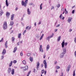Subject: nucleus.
I'll return each instance as SVG.
<instances>
[{
	"mask_svg": "<svg viewBox=\"0 0 76 76\" xmlns=\"http://www.w3.org/2000/svg\"><path fill=\"white\" fill-rule=\"evenodd\" d=\"M66 52V48H63V53H62V54H61L60 56V57L61 58H62V57H63V56L65 53Z\"/></svg>",
	"mask_w": 76,
	"mask_h": 76,
	"instance_id": "nucleus-1",
	"label": "nucleus"
},
{
	"mask_svg": "<svg viewBox=\"0 0 76 76\" xmlns=\"http://www.w3.org/2000/svg\"><path fill=\"white\" fill-rule=\"evenodd\" d=\"M28 1V0H26L24 2L23 1L21 2L22 5L23 6L24 5L25 7H26V3Z\"/></svg>",
	"mask_w": 76,
	"mask_h": 76,
	"instance_id": "nucleus-2",
	"label": "nucleus"
},
{
	"mask_svg": "<svg viewBox=\"0 0 76 76\" xmlns=\"http://www.w3.org/2000/svg\"><path fill=\"white\" fill-rule=\"evenodd\" d=\"M7 22L6 21H5L4 23L3 28L4 29H5L7 28Z\"/></svg>",
	"mask_w": 76,
	"mask_h": 76,
	"instance_id": "nucleus-3",
	"label": "nucleus"
},
{
	"mask_svg": "<svg viewBox=\"0 0 76 76\" xmlns=\"http://www.w3.org/2000/svg\"><path fill=\"white\" fill-rule=\"evenodd\" d=\"M62 47H64V45L66 46L67 45V43L66 42L64 44V42H62L61 43Z\"/></svg>",
	"mask_w": 76,
	"mask_h": 76,
	"instance_id": "nucleus-4",
	"label": "nucleus"
},
{
	"mask_svg": "<svg viewBox=\"0 0 76 76\" xmlns=\"http://www.w3.org/2000/svg\"><path fill=\"white\" fill-rule=\"evenodd\" d=\"M43 64H44L45 68V69H46V68H47V62H46V60H44V61H43Z\"/></svg>",
	"mask_w": 76,
	"mask_h": 76,
	"instance_id": "nucleus-5",
	"label": "nucleus"
},
{
	"mask_svg": "<svg viewBox=\"0 0 76 76\" xmlns=\"http://www.w3.org/2000/svg\"><path fill=\"white\" fill-rule=\"evenodd\" d=\"M37 65L36 66V68L38 70V69H39V65H40V64H39V62H38L37 63Z\"/></svg>",
	"mask_w": 76,
	"mask_h": 76,
	"instance_id": "nucleus-6",
	"label": "nucleus"
},
{
	"mask_svg": "<svg viewBox=\"0 0 76 76\" xmlns=\"http://www.w3.org/2000/svg\"><path fill=\"white\" fill-rule=\"evenodd\" d=\"M10 12H7L6 13V16L8 18H9L10 16Z\"/></svg>",
	"mask_w": 76,
	"mask_h": 76,
	"instance_id": "nucleus-7",
	"label": "nucleus"
},
{
	"mask_svg": "<svg viewBox=\"0 0 76 76\" xmlns=\"http://www.w3.org/2000/svg\"><path fill=\"white\" fill-rule=\"evenodd\" d=\"M27 14H28V15H31V11L29 10V9L28 8L27 9Z\"/></svg>",
	"mask_w": 76,
	"mask_h": 76,
	"instance_id": "nucleus-8",
	"label": "nucleus"
},
{
	"mask_svg": "<svg viewBox=\"0 0 76 76\" xmlns=\"http://www.w3.org/2000/svg\"><path fill=\"white\" fill-rule=\"evenodd\" d=\"M6 50L5 49H4L2 53V54L4 55L5 54H6Z\"/></svg>",
	"mask_w": 76,
	"mask_h": 76,
	"instance_id": "nucleus-9",
	"label": "nucleus"
},
{
	"mask_svg": "<svg viewBox=\"0 0 76 76\" xmlns=\"http://www.w3.org/2000/svg\"><path fill=\"white\" fill-rule=\"evenodd\" d=\"M53 35H54V34L53 33L52 35H51V36L48 37L47 38V39L48 40V39H50V38H51L52 37H53Z\"/></svg>",
	"mask_w": 76,
	"mask_h": 76,
	"instance_id": "nucleus-10",
	"label": "nucleus"
},
{
	"mask_svg": "<svg viewBox=\"0 0 76 76\" xmlns=\"http://www.w3.org/2000/svg\"><path fill=\"white\" fill-rule=\"evenodd\" d=\"M24 70H26L28 69V66H26L24 67Z\"/></svg>",
	"mask_w": 76,
	"mask_h": 76,
	"instance_id": "nucleus-11",
	"label": "nucleus"
},
{
	"mask_svg": "<svg viewBox=\"0 0 76 76\" xmlns=\"http://www.w3.org/2000/svg\"><path fill=\"white\" fill-rule=\"evenodd\" d=\"M70 65H69L66 69V70L67 72H69L70 70Z\"/></svg>",
	"mask_w": 76,
	"mask_h": 76,
	"instance_id": "nucleus-12",
	"label": "nucleus"
},
{
	"mask_svg": "<svg viewBox=\"0 0 76 76\" xmlns=\"http://www.w3.org/2000/svg\"><path fill=\"white\" fill-rule=\"evenodd\" d=\"M72 21V18L70 17H69L68 18V22H69L70 23V21Z\"/></svg>",
	"mask_w": 76,
	"mask_h": 76,
	"instance_id": "nucleus-13",
	"label": "nucleus"
},
{
	"mask_svg": "<svg viewBox=\"0 0 76 76\" xmlns=\"http://www.w3.org/2000/svg\"><path fill=\"white\" fill-rule=\"evenodd\" d=\"M3 13V11L2 10H1L0 12V16H1L2 15Z\"/></svg>",
	"mask_w": 76,
	"mask_h": 76,
	"instance_id": "nucleus-14",
	"label": "nucleus"
},
{
	"mask_svg": "<svg viewBox=\"0 0 76 76\" xmlns=\"http://www.w3.org/2000/svg\"><path fill=\"white\" fill-rule=\"evenodd\" d=\"M11 68L10 67L8 69V72L9 73H10V72H11Z\"/></svg>",
	"mask_w": 76,
	"mask_h": 76,
	"instance_id": "nucleus-15",
	"label": "nucleus"
},
{
	"mask_svg": "<svg viewBox=\"0 0 76 76\" xmlns=\"http://www.w3.org/2000/svg\"><path fill=\"white\" fill-rule=\"evenodd\" d=\"M7 41H6L5 44V46L6 48L7 47Z\"/></svg>",
	"mask_w": 76,
	"mask_h": 76,
	"instance_id": "nucleus-16",
	"label": "nucleus"
},
{
	"mask_svg": "<svg viewBox=\"0 0 76 76\" xmlns=\"http://www.w3.org/2000/svg\"><path fill=\"white\" fill-rule=\"evenodd\" d=\"M13 63V61H11V62L10 64H9V67H11L12 66V64Z\"/></svg>",
	"mask_w": 76,
	"mask_h": 76,
	"instance_id": "nucleus-17",
	"label": "nucleus"
},
{
	"mask_svg": "<svg viewBox=\"0 0 76 76\" xmlns=\"http://www.w3.org/2000/svg\"><path fill=\"white\" fill-rule=\"evenodd\" d=\"M22 34L21 33L19 34L18 35V38H21L20 37H21V35Z\"/></svg>",
	"mask_w": 76,
	"mask_h": 76,
	"instance_id": "nucleus-18",
	"label": "nucleus"
},
{
	"mask_svg": "<svg viewBox=\"0 0 76 76\" xmlns=\"http://www.w3.org/2000/svg\"><path fill=\"white\" fill-rule=\"evenodd\" d=\"M11 73H12V75H14V73H15V71H14V69H12L11 71Z\"/></svg>",
	"mask_w": 76,
	"mask_h": 76,
	"instance_id": "nucleus-19",
	"label": "nucleus"
},
{
	"mask_svg": "<svg viewBox=\"0 0 76 76\" xmlns=\"http://www.w3.org/2000/svg\"><path fill=\"white\" fill-rule=\"evenodd\" d=\"M6 4L7 7L9 6V4H8V1H7V0H6Z\"/></svg>",
	"mask_w": 76,
	"mask_h": 76,
	"instance_id": "nucleus-20",
	"label": "nucleus"
},
{
	"mask_svg": "<svg viewBox=\"0 0 76 76\" xmlns=\"http://www.w3.org/2000/svg\"><path fill=\"white\" fill-rule=\"evenodd\" d=\"M14 14H12L11 15V20H13V18L14 17Z\"/></svg>",
	"mask_w": 76,
	"mask_h": 76,
	"instance_id": "nucleus-21",
	"label": "nucleus"
},
{
	"mask_svg": "<svg viewBox=\"0 0 76 76\" xmlns=\"http://www.w3.org/2000/svg\"><path fill=\"white\" fill-rule=\"evenodd\" d=\"M61 39V36L59 37L58 38V41H59L60 40V39Z\"/></svg>",
	"mask_w": 76,
	"mask_h": 76,
	"instance_id": "nucleus-22",
	"label": "nucleus"
},
{
	"mask_svg": "<svg viewBox=\"0 0 76 76\" xmlns=\"http://www.w3.org/2000/svg\"><path fill=\"white\" fill-rule=\"evenodd\" d=\"M29 59L30 61H32L33 60V58L32 57H30Z\"/></svg>",
	"mask_w": 76,
	"mask_h": 76,
	"instance_id": "nucleus-23",
	"label": "nucleus"
},
{
	"mask_svg": "<svg viewBox=\"0 0 76 76\" xmlns=\"http://www.w3.org/2000/svg\"><path fill=\"white\" fill-rule=\"evenodd\" d=\"M39 50L40 51H41L42 53L43 51V49H42V48H40Z\"/></svg>",
	"mask_w": 76,
	"mask_h": 76,
	"instance_id": "nucleus-24",
	"label": "nucleus"
},
{
	"mask_svg": "<svg viewBox=\"0 0 76 76\" xmlns=\"http://www.w3.org/2000/svg\"><path fill=\"white\" fill-rule=\"evenodd\" d=\"M17 50V48H15L14 50L13 51V53H15V52Z\"/></svg>",
	"mask_w": 76,
	"mask_h": 76,
	"instance_id": "nucleus-25",
	"label": "nucleus"
},
{
	"mask_svg": "<svg viewBox=\"0 0 76 76\" xmlns=\"http://www.w3.org/2000/svg\"><path fill=\"white\" fill-rule=\"evenodd\" d=\"M13 25V21H11L10 22V25H11V26H12Z\"/></svg>",
	"mask_w": 76,
	"mask_h": 76,
	"instance_id": "nucleus-26",
	"label": "nucleus"
},
{
	"mask_svg": "<svg viewBox=\"0 0 76 76\" xmlns=\"http://www.w3.org/2000/svg\"><path fill=\"white\" fill-rule=\"evenodd\" d=\"M23 64H26V61H25V60H24L23 61Z\"/></svg>",
	"mask_w": 76,
	"mask_h": 76,
	"instance_id": "nucleus-27",
	"label": "nucleus"
},
{
	"mask_svg": "<svg viewBox=\"0 0 76 76\" xmlns=\"http://www.w3.org/2000/svg\"><path fill=\"white\" fill-rule=\"evenodd\" d=\"M42 3L40 5V10H41V9H42Z\"/></svg>",
	"mask_w": 76,
	"mask_h": 76,
	"instance_id": "nucleus-28",
	"label": "nucleus"
},
{
	"mask_svg": "<svg viewBox=\"0 0 76 76\" xmlns=\"http://www.w3.org/2000/svg\"><path fill=\"white\" fill-rule=\"evenodd\" d=\"M13 63L14 64H16V63H17V61H16V60H14L13 61Z\"/></svg>",
	"mask_w": 76,
	"mask_h": 76,
	"instance_id": "nucleus-29",
	"label": "nucleus"
},
{
	"mask_svg": "<svg viewBox=\"0 0 76 76\" xmlns=\"http://www.w3.org/2000/svg\"><path fill=\"white\" fill-rule=\"evenodd\" d=\"M65 14H67L68 13V12H67V11H66V9H65Z\"/></svg>",
	"mask_w": 76,
	"mask_h": 76,
	"instance_id": "nucleus-30",
	"label": "nucleus"
},
{
	"mask_svg": "<svg viewBox=\"0 0 76 76\" xmlns=\"http://www.w3.org/2000/svg\"><path fill=\"white\" fill-rule=\"evenodd\" d=\"M12 41H15V37H13L12 38Z\"/></svg>",
	"mask_w": 76,
	"mask_h": 76,
	"instance_id": "nucleus-31",
	"label": "nucleus"
},
{
	"mask_svg": "<svg viewBox=\"0 0 76 76\" xmlns=\"http://www.w3.org/2000/svg\"><path fill=\"white\" fill-rule=\"evenodd\" d=\"M44 73V70L43 69L42 70V72H41V73L42 74H43Z\"/></svg>",
	"mask_w": 76,
	"mask_h": 76,
	"instance_id": "nucleus-32",
	"label": "nucleus"
},
{
	"mask_svg": "<svg viewBox=\"0 0 76 76\" xmlns=\"http://www.w3.org/2000/svg\"><path fill=\"white\" fill-rule=\"evenodd\" d=\"M30 73H31V71L28 72V73L27 74V76H29V75H30Z\"/></svg>",
	"mask_w": 76,
	"mask_h": 76,
	"instance_id": "nucleus-33",
	"label": "nucleus"
},
{
	"mask_svg": "<svg viewBox=\"0 0 76 76\" xmlns=\"http://www.w3.org/2000/svg\"><path fill=\"white\" fill-rule=\"evenodd\" d=\"M56 69H60V67L59 66H57L56 67Z\"/></svg>",
	"mask_w": 76,
	"mask_h": 76,
	"instance_id": "nucleus-34",
	"label": "nucleus"
},
{
	"mask_svg": "<svg viewBox=\"0 0 76 76\" xmlns=\"http://www.w3.org/2000/svg\"><path fill=\"white\" fill-rule=\"evenodd\" d=\"M75 71H74L73 72V76H75Z\"/></svg>",
	"mask_w": 76,
	"mask_h": 76,
	"instance_id": "nucleus-35",
	"label": "nucleus"
},
{
	"mask_svg": "<svg viewBox=\"0 0 76 76\" xmlns=\"http://www.w3.org/2000/svg\"><path fill=\"white\" fill-rule=\"evenodd\" d=\"M60 7V4H58V5H57V7L58 8Z\"/></svg>",
	"mask_w": 76,
	"mask_h": 76,
	"instance_id": "nucleus-36",
	"label": "nucleus"
},
{
	"mask_svg": "<svg viewBox=\"0 0 76 76\" xmlns=\"http://www.w3.org/2000/svg\"><path fill=\"white\" fill-rule=\"evenodd\" d=\"M3 40V38H2L1 40H0V42H2Z\"/></svg>",
	"mask_w": 76,
	"mask_h": 76,
	"instance_id": "nucleus-37",
	"label": "nucleus"
},
{
	"mask_svg": "<svg viewBox=\"0 0 76 76\" xmlns=\"http://www.w3.org/2000/svg\"><path fill=\"white\" fill-rule=\"evenodd\" d=\"M74 13H75V10H73L72 11V14H74Z\"/></svg>",
	"mask_w": 76,
	"mask_h": 76,
	"instance_id": "nucleus-38",
	"label": "nucleus"
},
{
	"mask_svg": "<svg viewBox=\"0 0 76 76\" xmlns=\"http://www.w3.org/2000/svg\"><path fill=\"white\" fill-rule=\"evenodd\" d=\"M20 55L21 56H23V53H22V52H20Z\"/></svg>",
	"mask_w": 76,
	"mask_h": 76,
	"instance_id": "nucleus-39",
	"label": "nucleus"
},
{
	"mask_svg": "<svg viewBox=\"0 0 76 76\" xmlns=\"http://www.w3.org/2000/svg\"><path fill=\"white\" fill-rule=\"evenodd\" d=\"M4 58V56H2L1 57V59L2 60V59H3Z\"/></svg>",
	"mask_w": 76,
	"mask_h": 76,
	"instance_id": "nucleus-40",
	"label": "nucleus"
},
{
	"mask_svg": "<svg viewBox=\"0 0 76 76\" xmlns=\"http://www.w3.org/2000/svg\"><path fill=\"white\" fill-rule=\"evenodd\" d=\"M30 55H31V54H30V53L27 54V56L29 57V56H30Z\"/></svg>",
	"mask_w": 76,
	"mask_h": 76,
	"instance_id": "nucleus-41",
	"label": "nucleus"
},
{
	"mask_svg": "<svg viewBox=\"0 0 76 76\" xmlns=\"http://www.w3.org/2000/svg\"><path fill=\"white\" fill-rule=\"evenodd\" d=\"M18 10V7H16L15 8V10L16 11L17 10Z\"/></svg>",
	"mask_w": 76,
	"mask_h": 76,
	"instance_id": "nucleus-42",
	"label": "nucleus"
},
{
	"mask_svg": "<svg viewBox=\"0 0 76 76\" xmlns=\"http://www.w3.org/2000/svg\"><path fill=\"white\" fill-rule=\"evenodd\" d=\"M62 16V14H61L60 15V17H59V18H61V16Z\"/></svg>",
	"mask_w": 76,
	"mask_h": 76,
	"instance_id": "nucleus-43",
	"label": "nucleus"
},
{
	"mask_svg": "<svg viewBox=\"0 0 76 76\" xmlns=\"http://www.w3.org/2000/svg\"><path fill=\"white\" fill-rule=\"evenodd\" d=\"M28 28H29V26H27L26 28V29H28Z\"/></svg>",
	"mask_w": 76,
	"mask_h": 76,
	"instance_id": "nucleus-44",
	"label": "nucleus"
},
{
	"mask_svg": "<svg viewBox=\"0 0 76 76\" xmlns=\"http://www.w3.org/2000/svg\"><path fill=\"white\" fill-rule=\"evenodd\" d=\"M31 28V26H29V28H28V30H30Z\"/></svg>",
	"mask_w": 76,
	"mask_h": 76,
	"instance_id": "nucleus-45",
	"label": "nucleus"
},
{
	"mask_svg": "<svg viewBox=\"0 0 76 76\" xmlns=\"http://www.w3.org/2000/svg\"><path fill=\"white\" fill-rule=\"evenodd\" d=\"M43 66H44V64H42L41 65V67H43Z\"/></svg>",
	"mask_w": 76,
	"mask_h": 76,
	"instance_id": "nucleus-46",
	"label": "nucleus"
},
{
	"mask_svg": "<svg viewBox=\"0 0 76 76\" xmlns=\"http://www.w3.org/2000/svg\"><path fill=\"white\" fill-rule=\"evenodd\" d=\"M42 38H43L42 37H41L40 38V39H39L40 40H41V39H42Z\"/></svg>",
	"mask_w": 76,
	"mask_h": 76,
	"instance_id": "nucleus-47",
	"label": "nucleus"
},
{
	"mask_svg": "<svg viewBox=\"0 0 76 76\" xmlns=\"http://www.w3.org/2000/svg\"><path fill=\"white\" fill-rule=\"evenodd\" d=\"M26 32V31L25 30L24 32L23 33V35H24V34H25V32Z\"/></svg>",
	"mask_w": 76,
	"mask_h": 76,
	"instance_id": "nucleus-48",
	"label": "nucleus"
},
{
	"mask_svg": "<svg viewBox=\"0 0 76 76\" xmlns=\"http://www.w3.org/2000/svg\"><path fill=\"white\" fill-rule=\"evenodd\" d=\"M47 48H50V46H49V45H48L47 46Z\"/></svg>",
	"mask_w": 76,
	"mask_h": 76,
	"instance_id": "nucleus-49",
	"label": "nucleus"
},
{
	"mask_svg": "<svg viewBox=\"0 0 76 76\" xmlns=\"http://www.w3.org/2000/svg\"><path fill=\"white\" fill-rule=\"evenodd\" d=\"M20 42H18V43H17V45H19V44H20Z\"/></svg>",
	"mask_w": 76,
	"mask_h": 76,
	"instance_id": "nucleus-50",
	"label": "nucleus"
},
{
	"mask_svg": "<svg viewBox=\"0 0 76 76\" xmlns=\"http://www.w3.org/2000/svg\"><path fill=\"white\" fill-rule=\"evenodd\" d=\"M45 58V55H44L43 56V58Z\"/></svg>",
	"mask_w": 76,
	"mask_h": 76,
	"instance_id": "nucleus-51",
	"label": "nucleus"
},
{
	"mask_svg": "<svg viewBox=\"0 0 76 76\" xmlns=\"http://www.w3.org/2000/svg\"><path fill=\"white\" fill-rule=\"evenodd\" d=\"M47 73V71H45V75H46V73Z\"/></svg>",
	"mask_w": 76,
	"mask_h": 76,
	"instance_id": "nucleus-52",
	"label": "nucleus"
},
{
	"mask_svg": "<svg viewBox=\"0 0 76 76\" xmlns=\"http://www.w3.org/2000/svg\"><path fill=\"white\" fill-rule=\"evenodd\" d=\"M72 30L71 29H70L69 30V32H72Z\"/></svg>",
	"mask_w": 76,
	"mask_h": 76,
	"instance_id": "nucleus-53",
	"label": "nucleus"
},
{
	"mask_svg": "<svg viewBox=\"0 0 76 76\" xmlns=\"http://www.w3.org/2000/svg\"><path fill=\"white\" fill-rule=\"evenodd\" d=\"M55 64H57V61H55Z\"/></svg>",
	"mask_w": 76,
	"mask_h": 76,
	"instance_id": "nucleus-54",
	"label": "nucleus"
},
{
	"mask_svg": "<svg viewBox=\"0 0 76 76\" xmlns=\"http://www.w3.org/2000/svg\"><path fill=\"white\" fill-rule=\"evenodd\" d=\"M13 31H12H12H11V34H12V33H13Z\"/></svg>",
	"mask_w": 76,
	"mask_h": 76,
	"instance_id": "nucleus-55",
	"label": "nucleus"
},
{
	"mask_svg": "<svg viewBox=\"0 0 76 76\" xmlns=\"http://www.w3.org/2000/svg\"><path fill=\"white\" fill-rule=\"evenodd\" d=\"M60 26V24H58L57 26H56V27H58Z\"/></svg>",
	"mask_w": 76,
	"mask_h": 76,
	"instance_id": "nucleus-56",
	"label": "nucleus"
},
{
	"mask_svg": "<svg viewBox=\"0 0 76 76\" xmlns=\"http://www.w3.org/2000/svg\"><path fill=\"white\" fill-rule=\"evenodd\" d=\"M63 10H64V8H62L61 11H63Z\"/></svg>",
	"mask_w": 76,
	"mask_h": 76,
	"instance_id": "nucleus-57",
	"label": "nucleus"
},
{
	"mask_svg": "<svg viewBox=\"0 0 76 76\" xmlns=\"http://www.w3.org/2000/svg\"><path fill=\"white\" fill-rule=\"evenodd\" d=\"M41 22H39V25L41 24Z\"/></svg>",
	"mask_w": 76,
	"mask_h": 76,
	"instance_id": "nucleus-58",
	"label": "nucleus"
},
{
	"mask_svg": "<svg viewBox=\"0 0 76 76\" xmlns=\"http://www.w3.org/2000/svg\"><path fill=\"white\" fill-rule=\"evenodd\" d=\"M55 32H56V31H57V29H56L55 30Z\"/></svg>",
	"mask_w": 76,
	"mask_h": 76,
	"instance_id": "nucleus-59",
	"label": "nucleus"
},
{
	"mask_svg": "<svg viewBox=\"0 0 76 76\" xmlns=\"http://www.w3.org/2000/svg\"><path fill=\"white\" fill-rule=\"evenodd\" d=\"M75 7V6H73L72 7V8L73 9V8H74V7Z\"/></svg>",
	"mask_w": 76,
	"mask_h": 76,
	"instance_id": "nucleus-60",
	"label": "nucleus"
},
{
	"mask_svg": "<svg viewBox=\"0 0 76 76\" xmlns=\"http://www.w3.org/2000/svg\"><path fill=\"white\" fill-rule=\"evenodd\" d=\"M41 37H44V34H43Z\"/></svg>",
	"mask_w": 76,
	"mask_h": 76,
	"instance_id": "nucleus-61",
	"label": "nucleus"
},
{
	"mask_svg": "<svg viewBox=\"0 0 76 76\" xmlns=\"http://www.w3.org/2000/svg\"><path fill=\"white\" fill-rule=\"evenodd\" d=\"M34 25H35V26H36V25H37V24H36V23H35Z\"/></svg>",
	"mask_w": 76,
	"mask_h": 76,
	"instance_id": "nucleus-62",
	"label": "nucleus"
},
{
	"mask_svg": "<svg viewBox=\"0 0 76 76\" xmlns=\"http://www.w3.org/2000/svg\"><path fill=\"white\" fill-rule=\"evenodd\" d=\"M40 48H42V45H40Z\"/></svg>",
	"mask_w": 76,
	"mask_h": 76,
	"instance_id": "nucleus-63",
	"label": "nucleus"
},
{
	"mask_svg": "<svg viewBox=\"0 0 76 76\" xmlns=\"http://www.w3.org/2000/svg\"><path fill=\"white\" fill-rule=\"evenodd\" d=\"M48 49H49V48H46L47 50H48Z\"/></svg>",
	"mask_w": 76,
	"mask_h": 76,
	"instance_id": "nucleus-64",
	"label": "nucleus"
}]
</instances>
